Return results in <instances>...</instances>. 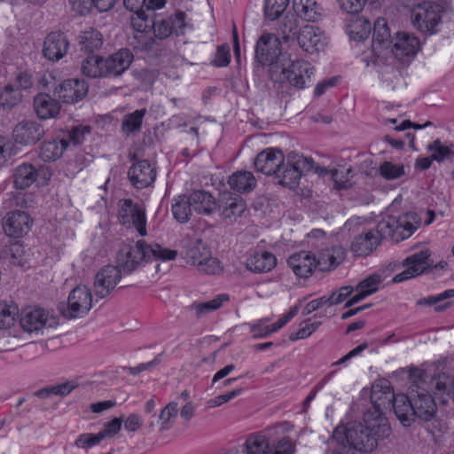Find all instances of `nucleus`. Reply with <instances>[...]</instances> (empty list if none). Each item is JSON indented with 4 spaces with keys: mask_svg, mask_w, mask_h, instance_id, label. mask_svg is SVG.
Returning <instances> with one entry per match:
<instances>
[{
    "mask_svg": "<svg viewBox=\"0 0 454 454\" xmlns=\"http://www.w3.org/2000/svg\"><path fill=\"white\" fill-rule=\"evenodd\" d=\"M390 434L391 427L385 416L366 411L363 422L338 426L333 430L325 454H349L351 449L369 453Z\"/></svg>",
    "mask_w": 454,
    "mask_h": 454,
    "instance_id": "obj_1",
    "label": "nucleus"
},
{
    "mask_svg": "<svg viewBox=\"0 0 454 454\" xmlns=\"http://www.w3.org/2000/svg\"><path fill=\"white\" fill-rule=\"evenodd\" d=\"M293 272L300 278H308L317 270V255L310 251L294 253L287 260Z\"/></svg>",
    "mask_w": 454,
    "mask_h": 454,
    "instance_id": "obj_24",
    "label": "nucleus"
},
{
    "mask_svg": "<svg viewBox=\"0 0 454 454\" xmlns=\"http://www.w3.org/2000/svg\"><path fill=\"white\" fill-rule=\"evenodd\" d=\"M43 136V127L32 120L20 121L12 130L14 141L25 146L35 145Z\"/></svg>",
    "mask_w": 454,
    "mask_h": 454,
    "instance_id": "obj_17",
    "label": "nucleus"
},
{
    "mask_svg": "<svg viewBox=\"0 0 454 454\" xmlns=\"http://www.w3.org/2000/svg\"><path fill=\"white\" fill-rule=\"evenodd\" d=\"M23 95L14 83L6 84L0 91V106L4 108H12L22 100Z\"/></svg>",
    "mask_w": 454,
    "mask_h": 454,
    "instance_id": "obj_47",
    "label": "nucleus"
},
{
    "mask_svg": "<svg viewBox=\"0 0 454 454\" xmlns=\"http://www.w3.org/2000/svg\"><path fill=\"white\" fill-rule=\"evenodd\" d=\"M242 392H243L242 388H236L228 393L217 395L208 401V405H209V407L220 406V405L231 401V399L239 396V395H241Z\"/></svg>",
    "mask_w": 454,
    "mask_h": 454,
    "instance_id": "obj_62",
    "label": "nucleus"
},
{
    "mask_svg": "<svg viewBox=\"0 0 454 454\" xmlns=\"http://www.w3.org/2000/svg\"><path fill=\"white\" fill-rule=\"evenodd\" d=\"M92 307V294L85 286H78L69 294L67 300V313L69 317H82L85 316Z\"/></svg>",
    "mask_w": 454,
    "mask_h": 454,
    "instance_id": "obj_14",
    "label": "nucleus"
},
{
    "mask_svg": "<svg viewBox=\"0 0 454 454\" xmlns=\"http://www.w3.org/2000/svg\"><path fill=\"white\" fill-rule=\"evenodd\" d=\"M276 264L277 259L270 252L255 253L247 260V269L254 273L269 272Z\"/></svg>",
    "mask_w": 454,
    "mask_h": 454,
    "instance_id": "obj_36",
    "label": "nucleus"
},
{
    "mask_svg": "<svg viewBox=\"0 0 454 454\" xmlns=\"http://www.w3.org/2000/svg\"><path fill=\"white\" fill-rule=\"evenodd\" d=\"M103 58L99 56L92 55L88 57L82 61V72L84 75L96 78L99 76H106L105 73V67L103 65Z\"/></svg>",
    "mask_w": 454,
    "mask_h": 454,
    "instance_id": "obj_46",
    "label": "nucleus"
},
{
    "mask_svg": "<svg viewBox=\"0 0 454 454\" xmlns=\"http://www.w3.org/2000/svg\"><path fill=\"white\" fill-rule=\"evenodd\" d=\"M146 109L136 110L124 116L121 122V131L126 136H131L141 130L143 119L146 114Z\"/></svg>",
    "mask_w": 454,
    "mask_h": 454,
    "instance_id": "obj_42",
    "label": "nucleus"
},
{
    "mask_svg": "<svg viewBox=\"0 0 454 454\" xmlns=\"http://www.w3.org/2000/svg\"><path fill=\"white\" fill-rule=\"evenodd\" d=\"M88 92V85L83 80L68 79L54 89V95L66 104H74L82 100Z\"/></svg>",
    "mask_w": 454,
    "mask_h": 454,
    "instance_id": "obj_18",
    "label": "nucleus"
},
{
    "mask_svg": "<svg viewBox=\"0 0 454 454\" xmlns=\"http://www.w3.org/2000/svg\"><path fill=\"white\" fill-rule=\"evenodd\" d=\"M380 282L381 278L378 274L371 275L363 281H361L356 288V294L346 302L345 307H351L354 304L364 300L365 297L377 292Z\"/></svg>",
    "mask_w": 454,
    "mask_h": 454,
    "instance_id": "obj_32",
    "label": "nucleus"
},
{
    "mask_svg": "<svg viewBox=\"0 0 454 454\" xmlns=\"http://www.w3.org/2000/svg\"><path fill=\"white\" fill-rule=\"evenodd\" d=\"M411 18L416 29L424 34L433 35L436 33L442 20L441 8L435 3L423 2L412 8Z\"/></svg>",
    "mask_w": 454,
    "mask_h": 454,
    "instance_id": "obj_8",
    "label": "nucleus"
},
{
    "mask_svg": "<svg viewBox=\"0 0 454 454\" xmlns=\"http://www.w3.org/2000/svg\"><path fill=\"white\" fill-rule=\"evenodd\" d=\"M284 54L279 38L273 33H263L256 42L255 58L262 65H268L270 68Z\"/></svg>",
    "mask_w": 454,
    "mask_h": 454,
    "instance_id": "obj_12",
    "label": "nucleus"
},
{
    "mask_svg": "<svg viewBox=\"0 0 454 454\" xmlns=\"http://www.w3.org/2000/svg\"><path fill=\"white\" fill-rule=\"evenodd\" d=\"M381 223H388L387 229L388 234L387 235V239H390L395 242L402 241L411 237L419 225L417 215L414 214H406L399 218L387 216L381 219Z\"/></svg>",
    "mask_w": 454,
    "mask_h": 454,
    "instance_id": "obj_13",
    "label": "nucleus"
},
{
    "mask_svg": "<svg viewBox=\"0 0 454 454\" xmlns=\"http://www.w3.org/2000/svg\"><path fill=\"white\" fill-rule=\"evenodd\" d=\"M314 160L296 153H290L274 175L278 183L290 189L295 188L304 171L313 168Z\"/></svg>",
    "mask_w": 454,
    "mask_h": 454,
    "instance_id": "obj_6",
    "label": "nucleus"
},
{
    "mask_svg": "<svg viewBox=\"0 0 454 454\" xmlns=\"http://www.w3.org/2000/svg\"><path fill=\"white\" fill-rule=\"evenodd\" d=\"M269 322V317H263L247 324L249 326L250 333L253 334L254 339L267 338L273 333Z\"/></svg>",
    "mask_w": 454,
    "mask_h": 454,
    "instance_id": "obj_52",
    "label": "nucleus"
},
{
    "mask_svg": "<svg viewBox=\"0 0 454 454\" xmlns=\"http://www.w3.org/2000/svg\"><path fill=\"white\" fill-rule=\"evenodd\" d=\"M18 311L17 306L0 301V328H8L12 325Z\"/></svg>",
    "mask_w": 454,
    "mask_h": 454,
    "instance_id": "obj_54",
    "label": "nucleus"
},
{
    "mask_svg": "<svg viewBox=\"0 0 454 454\" xmlns=\"http://www.w3.org/2000/svg\"><path fill=\"white\" fill-rule=\"evenodd\" d=\"M277 32L284 43L297 42L309 54L323 51L327 44V37L319 27L310 24L299 27L298 20L294 15L286 16L278 24Z\"/></svg>",
    "mask_w": 454,
    "mask_h": 454,
    "instance_id": "obj_3",
    "label": "nucleus"
},
{
    "mask_svg": "<svg viewBox=\"0 0 454 454\" xmlns=\"http://www.w3.org/2000/svg\"><path fill=\"white\" fill-rule=\"evenodd\" d=\"M290 0H265L264 14L266 18L274 20L286 10Z\"/></svg>",
    "mask_w": 454,
    "mask_h": 454,
    "instance_id": "obj_55",
    "label": "nucleus"
},
{
    "mask_svg": "<svg viewBox=\"0 0 454 454\" xmlns=\"http://www.w3.org/2000/svg\"><path fill=\"white\" fill-rule=\"evenodd\" d=\"M118 220L122 226L128 229L134 228L141 237L147 235L145 209L131 200L120 201Z\"/></svg>",
    "mask_w": 454,
    "mask_h": 454,
    "instance_id": "obj_10",
    "label": "nucleus"
},
{
    "mask_svg": "<svg viewBox=\"0 0 454 454\" xmlns=\"http://www.w3.org/2000/svg\"><path fill=\"white\" fill-rule=\"evenodd\" d=\"M338 4L343 12L355 14L364 9L366 0H338Z\"/></svg>",
    "mask_w": 454,
    "mask_h": 454,
    "instance_id": "obj_61",
    "label": "nucleus"
},
{
    "mask_svg": "<svg viewBox=\"0 0 454 454\" xmlns=\"http://www.w3.org/2000/svg\"><path fill=\"white\" fill-rule=\"evenodd\" d=\"M133 61V54L128 49H121L104 59L103 65L106 76H118L124 73Z\"/></svg>",
    "mask_w": 454,
    "mask_h": 454,
    "instance_id": "obj_27",
    "label": "nucleus"
},
{
    "mask_svg": "<svg viewBox=\"0 0 454 454\" xmlns=\"http://www.w3.org/2000/svg\"><path fill=\"white\" fill-rule=\"evenodd\" d=\"M371 24L364 18H356L348 26L349 37L355 41L366 39L371 33Z\"/></svg>",
    "mask_w": 454,
    "mask_h": 454,
    "instance_id": "obj_48",
    "label": "nucleus"
},
{
    "mask_svg": "<svg viewBox=\"0 0 454 454\" xmlns=\"http://www.w3.org/2000/svg\"><path fill=\"white\" fill-rule=\"evenodd\" d=\"M187 27L185 14L182 12H176L173 16L159 18L153 20V29L156 38H168L172 33L176 35H183Z\"/></svg>",
    "mask_w": 454,
    "mask_h": 454,
    "instance_id": "obj_15",
    "label": "nucleus"
},
{
    "mask_svg": "<svg viewBox=\"0 0 454 454\" xmlns=\"http://www.w3.org/2000/svg\"><path fill=\"white\" fill-rule=\"evenodd\" d=\"M427 149L433 152L431 157L434 160L441 162L450 155V149L443 145L440 140H435L427 146Z\"/></svg>",
    "mask_w": 454,
    "mask_h": 454,
    "instance_id": "obj_60",
    "label": "nucleus"
},
{
    "mask_svg": "<svg viewBox=\"0 0 454 454\" xmlns=\"http://www.w3.org/2000/svg\"><path fill=\"white\" fill-rule=\"evenodd\" d=\"M131 17V27L134 30L133 39L137 42V45H133L139 49H148L151 47L153 39L150 35L153 20L145 17L140 11H135Z\"/></svg>",
    "mask_w": 454,
    "mask_h": 454,
    "instance_id": "obj_21",
    "label": "nucleus"
},
{
    "mask_svg": "<svg viewBox=\"0 0 454 454\" xmlns=\"http://www.w3.org/2000/svg\"><path fill=\"white\" fill-rule=\"evenodd\" d=\"M390 31L384 18L376 20L373 27L372 49L380 53L382 49H388L393 45Z\"/></svg>",
    "mask_w": 454,
    "mask_h": 454,
    "instance_id": "obj_34",
    "label": "nucleus"
},
{
    "mask_svg": "<svg viewBox=\"0 0 454 454\" xmlns=\"http://www.w3.org/2000/svg\"><path fill=\"white\" fill-rule=\"evenodd\" d=\"M221 215L224 218L232 219L240 216L245 209L246 203L239 196L229 197L223 202Z\"/></svg>",
    "mask_w": 454,
    "mask_h": 454,
    "instance_id": "obj_45",
    "label": "nucleus"
},
{
    "mask_svg": "<svg viewBox=\"0 0 454 454\" xmlns=\"http://www.w3.org/2000/svg\"><path fill=\"white\" fill-rule=\"evenodd\" d=\"M31 223L32 220L27 213L16 210L4 216L3 228L7 236L20 238L29 231Z\"/></svg>",
    "mask_w": 454,
    "mask_h": 454,
    "instance_id": "obj_19",
    "label": "nucleus"
},
{
    "mask_svg": "<svg viewBox=\"0 0 454 454\" xmlns=\"http://www.w3.org/2000/svg\"><path fill=\"white\" fill-rule=\"evenodd\" d=\"M431 253L428 249H423L406 257L403 262L404 270L396 274L393 281L400 283L407 279L416 278L425 273L433 265Z\"/></svg>",
    "mask_w": 454,
    "mask_h": 454,
    "instance_id": "obj_11",
    "label": "nucleus"
},
{
    "mask_svg": "<svg viewBox=\"0 0 454 454\" xmlns=\"http://www.w3.org/2000/svg\"><path fill=\"white\" fill-rule=\"evenodd\" d=\"M430 390L434 389V394L443 397L447 395L454 400V375L449 376L442 373L430 380Z\"/></svg>",
    "mask_w": 454,
    "mask_h": 454,
    "instance_id": "obj_41",
    "label": "nucleus"
},
{
    "mask_svg": "<svg viewBox=\"0 0 454 454\" xmlns=\"http://www.w3.org/2000/svg\"><path fill=\"white\" fill-rule=\"evenodd\" d=\"M315 68L302 59H292L284 54L278 63L269 69L270 78L274 82L287 83L291 87L302 90L312 82Z\"/></svg>",
    "mask_w": 454,
    "mask_h": 454,
    "instance_id": "obj_4",
    "label": "nucleus"
},
{
    "mask_svg": "<svg viewBox=\"0 0 454 454\" xmlns=\"http://www.w3.org/2000/svg\"><path fill=\"white\" fill-rule=\"evenodd\" d=\"M176 251L159 244L137 240L134 246H124L118 255V263L123 270L131 272L143 262L153 260L170 261L176 257Z\"/></svg>",
    "mask_w": 454,
    "mask_h": 454,
    "instance_id": "obj_5",
    "label": "nucleus"
},
{
    "mask_svg": "<svg viewBox=\"0 0 454 454\" xmlns=\"http://www.w3.org/2000/svg\"><path fill=\"white\" fill-rule=\"evenodd\" d=\"M121 275L118 267L107 265L96 275L94 290L96 295L102 299L106 297L121 280Z\"/></svg>",
    "mask_w": 454,
    "mask_h": 454,
    "instance_id": "obj_20",
    "label": "nucleus"
},
{
    "mask_svg": "<svg viewBox=\"0 0 454 454\" xmlns=\"http://www.w3.org/2000/svg\"><path fill=\"white\" fill-rule=\"evenodd\" d=\"M345 250L340 246L323 249L317 256V269L320 271L329 270L338 265L344 258Z\"/></svg>",
    "mask_w": 454,
    "mask_h": 454,
    "instance_id": "obj_31",
    "label": "nucleus"
},
{
    "mask_svg": "<svg viewBox=\"0 0 454 454\" xmlns=\"http://www.w3.org/2000/svg\"><path fill=\"white\" fill-rule=\"evenodd\" d=\"M391 408L394 409L397 419L404 427L411 426L414 421L412 401L406 395H396Z\"/></svg>",
    "mask_w": 454,
    "mask_h": 454,
    "instance_id": "obj_33",
    "label": "nucleus"
},
{
    "mask_svg": "<svg viewBox=\"0 0 454 454\" xmlns=\"http://www.w3.org/2000/svg\"><path fill=\"white\" fill-rule=\"evenodd\" d=\"M192 209L198 214L210 215L215 208V201L213 196L205 191L198 190L190 195Z\"/></svg>",
    "mask_w": 454,
    "mask_h": 454,
    "instance_id": "obj_39",
    "label": "nucleus"
},
{
    "mask_svg": "<svg viewBox=\"0 0 454 454\" xmlns=\"http://www.w3.org/2000/svg\"><path fill=\"white\" fill-rule=\"evenodd\" d=\"M380 176L386 180H394L405 174L403 164H395L390 161H384L379 168Z\"/></svg>",
    "mask_w": 454,
    "mask_h": 454,
    "instance_id": "obj_53",
    "label": "nucleus"
},
{
    "mask_svg": "<svg viewBox=\"0 0 454 454\" xmlns=\"http://www.w3.org/2000/svg\"><path fill=\"white\" fill-rule=\"evenodd\" d=\"M387 223H378L373 229L363 230L360 233L354 236L350 250L356 256H367L372 254L380 244L382 239H387L388 231Z\"/></svg>",
    "mask_w": 454,
    "mask_h": 454,
    "instance_id": "obj_9",
    "label": "nucleus"
},
{
    "mask_svg": "<svg viewBox=\"0 0 454 454\" xmlns=\"http://www.w3.org/2000/svg\"><path fill=\"white\" fill-rule=\"evenodd\" d=\"M395 395L391 387L387 384L373 385L371 394L372 410H369L368 411H372L373 416L378 414L384 416L385 411L392 407Z\"/></svg>",
    "mask_w": 454,
    "mask_h": 454,
    "instance_id": "obj_25",
    "label": "nucleus"
},
{
    "mask_svg": "<svg viewBox=\"0 0 454 454\" xmlns=\"http://www.w3.org/2000/svg\"><path fill=\"white\" fill-rule=\"evenodd\" d=\"M197 270L208 275H216L222 272L223 266L219 260L212 257L210 253L208 258L203 262H200V266Z\"/></svg>",
    "mask_w": 454,
    "mask_h": 454,
    "instance_id": "obj_57",
    "label": "nucleus"
},
{
    "mask_svg": "<svg viewBox=\"0 0 454 454\" xmlns=\"http://www.w3.org/2000/svg\"><path fill=\"white\" fill-rule=\"evenodd\" d=\"M256 179L253 173L247 170L234 172L228 179V184L231 189L240 192L248 193L256 186Z\"/></svg>",
    "mask_w": 454,
    "mask_h": 454,
    "instance_id": "obj_37",
    "label": "nucleus"
},
{
    "mask_svg": "<svg viewBox=\"0 0 454 454\" xmlns=\"http://www.w3.org/2000/svg\"><path fill=\"white\" fill-rule=\"evenodd\" d=\"M48 312L40 308H34L22 313L20 325L27 333H38L48 325Z\"/></svg>",
    "mask_w": 454,
    "mask_h": 454,
    "instance_id": "obj_28",
    "label": "nucleus"
},
{
    "mask_svg": "<svg viewBox=\"0 0 454 454\" xmlns=\"http://www.w3.org/2000/svg\"><path fill=\"white\" fill-rule=\"evenodd\" d=\"M104 439V435L100 433L97 434H82L75 441V446L82 449H89L98 445Z\"/></svg>",
    "mask_w": 454,
    "mask_h": 454,
    "instance_id": "obj_58",
    "label": "nucleus"
},
{
    "mask_svg": "<svg viewBox=\"0 0 454 454\" xmlns=\"http://www.w3.org/2000/svg\"><path fill=\"white\" fill-rule=\"evenodd\" d=\"M210 250L200 242L191 247L186 252V262L191 265H194L197 269L200 262H203L208 258Z\"/></svg>",
    "mask_w": 454,
    "mask_h": 454,
    "instance_id": "obj_49",
    "label": "nucleus"
},
{
    "mask_svg": "<svg viewBox=\"0 0 454 454\" xmlns=\"http://www.w3.org/2000/svg\"><path fill=\"white\" fill-rule=\"evenodd\" d=\"M292 7L296 17L306 21L315 22L320 17V8L316 0H292Z\"/></svg>",
    "mask_w": 454,
    "mask_h": 454,
    "instance_id": "obj_38",
    "label": "nucleus"
},
{
    "mask_svg": "<svg viewBox=\"0 0 454 454\" xmlns=\"http://www.w3.org/2000/svg\"><path fill=\"white\" fill-rule=\"evenodd\" d=\"M13 144L5 137H0V165H4L12 157Z\"/></svg>",
    "mask_w": 454,
    "mask_h": 454,
    "instance_id": "obj_64",
    "label": "nucleus"
},
{
    "mask_svg": "<svg viewBox=\"0 0 454 454\" xmlns=\"http://www.w3.org/2000/svg\"><path fill=\"white\" fill-rule=\"evenodd\" d=\"M294 429L288 421L276 423L264 430L249 434L241 452L245 454H294L295 444L286 435Z\"/></svg>",
    "mask_w": 454,
    "mask_h": 454,
    "instance_id": "obj_2",
    "label": "nucleus"
},
{
    "mask_svg": "<svg viewBox=\"0 0 454 454\" xmlns=\"http://www.w3.org/2000/svg\"><path fill=\"white\" fill-rule=\"evenodd\" d=\"M37 177V170L28 163H23L18 166L13 175V184L16 189H26L29 187Z\"/></svg>",
    "mask_w": 454,
    "mask_h": 454,
    "instance_id": "obj_40",
    "label": "nucleus"
},
{
    "mask_svg": "<svg viewBox=\"0 0 454 454\" xmlns=\"http://www.w3.org/2000/svg\"><path fill=\"white\" fill-rule=\"evenodd\" d=\"M410 377L417 383L418 395L412 400L414 417H418L422 420H430L436 413V404L433 397L425 393L424 385L427 384L428 378L427 372L420 368H413L410 372Z\"/></svg>",
    "mask_w": 454,
    "mask_h": 454,
    "instance_id": "obj_7",
    "label": "nucleus"
},
{
    "mask_svg": "<svg viewBox=\"0 0 454 454\" xmlns=\"http://www.w3.org/2000/svg\"><path fill=\"white\" fill-rule=\"evenodd\" d=\"M331 175L334 186L338 190L347 189L351 185L352 169L351 168H340L328 171Z\"/></svg>",
    "mask_w": 454,
    "mask_h": 454,
    "instance_id": "obj_51",
    "label": "nucleus"
},
{
    "mask_svg": "<svg viewBox=\"0 0 454 454\" xmlns=\"http://www.w3.org/2000/svg\"><path fill=\"white\" fill-rule=\"evenodd\" d=\"M69 48V43L62 33L51 32L44 40L43 55L51 61H58L62 59Z\"/></svg>",
    "mask_w": 454,
    "mask_h": 454,
    "instance_id": "obj_26",
    "label": "nucleus"
},
{
    "mask_svg": "<svg viewBox=\"0 0 454 454\" xmlns=\"http://www.w3.org/2000/svg\"><path fill=\"white\" fill-rule=\"evenodd\" d=\"M68 146L66 138H55L44 141L40 146V158L45 162L59 159Z\"/></svg>",
    "mask_w": 454,
    "mask_h": 454,
    "instance_id": "obj_35",
    "label": "nucleus"
},
{
    "mask_svg": "<svg viewBox=\"0 0 454 454\" xmlns=\"http://www.w3.org/2000/svg\"><path fill=\"white\" fill-rule=\"evenodd\" d=\"M230 296L227 294H219L207 301H193L187 307V310L197 319H201L210 313L219 309L229 302Z\"/></svg>",
    "mask_w": 454,
    "mask_h": 454,
    "instance_id": "obj_29",
    "label": "nucleus"
},
{
    "mask_svg": "<svg viewBox=\"0 0 454 454\" xmlns=\"http://www.w3.org/2000/svg\"><path fill=\"white\" fill-rule=\"evenodd\" d=\"M192 207L189 196L180 195L174 199L172 214L174 218L181 223H187L192 216Z\"/></svg>",
    "mask_w": 454,
    "mask_h": 454,
    "instance_id": "obj_44",
    "label": "nucleus"
},
{
    "mask_svg": "<svg viewBox=\"0 0 454 454\" xmlns=\"http://www.w3.org/2000/svg\"><path fill=\"white\" fill-rule=\"evenodd\" d=\"M78 43L82 50L92 52L101 48L103 35L96 28L90 27L80 34Z\"/></svg>",
    "mask_w": 454,
    "mask_h": 454,
    "instance_id": "obj_43",
    "label": "nucleus"
},
{
    "mask_svg": "<svg viewBox=\"0 0 454 454\" xmlns=\"http://www.w3.org/2000/svg\"><path fill=\"white\" fill-rule=\"evenodd\" d=\"M420 42L417 36L408 32L397 33L393 43L392 52L401 62H409L419 51Z\"/></svg>",
    "mask_w": 454,
    "mask_h": 454,
    "instance_id": "obj_16",
    "label": "nucleus"
},
{
    "mask_svg": "<svg viewBox=\"0 0 454 454\" xmlns=\"http://www.w3.org/2000/svg\"><path fill=\"white\" fill-rule=\"evenodd\" d=\"M319 325V322L307 324L303 327L300 328L295 333L291 334L289 337L290 340L295 341L297 340L308 338L317 329Z\"/></svg>",
    "mask_w": 454,
    "mask_h": 454,
    "instance_id": "obj_63",
    "label": "nucleus"
},
{
    "mask_svg": "<svg viewBox=\"0 0 454 454\" xmlns=\"http://www.w3.org/2000/svg\"><path fill=\"white\" fill-rule=\"evenodd\" d=\"M34 109L40 119L46 120L59 114L60 104L49 94L39 93L34 98Z\"/></svg>",
    "mask_w": 454,
    "mask_h": 454,
    "instance_id": "obj_30",
    "label": "nucleus"
},
{
    "mask_svg": "<svg viewBox=\"0 0 454 454\" xmlns=\"http://www.w3.org/2000/svg\"><path fill=\"white\" fill-rule=\"evenodd\" d=\"M128 176L133 186L137 189H144L155 181L156 169L148 160H142L130 167Z\"/></svg>",
    "mask_w": 454,
    "mask_h": 454,
    "instance_id": "obj_23",
    "label": "nucleus"
},
{
    "mask_svg": "<svg viewBox=\"0 0 454 454\" xmlns=\"http://www.w3.org/2000/svg\"><path fill=\"white\" fill-rule=\"evenodd\" d=\"M90 133V127L88 125H78L71 129L68 132V145L73 144L74 145H77L82 144L85 137Z\"/></svg>",
    "mask_w": 454,
    "mask_h": 454,
    "instance_id": "obj_56",
    "label": "nucleus"
},
{
    "mask_svg": "<svg viewBox=\"0 0 454 454\" xmlns=\"http://www.w3.org/2000/svg\"><path fill=\"white\" fill-rule=\"evenodd\" d=\"M12 83H14V86L20 90V92L22 93L23 90L31 89L33 87L34 82L30 73L27 71L20 70L17 72Z\"/></svg>",
    "mask_w": 454,
    "mask_h": 454,
    "instance_id": "obj_59",
    "label": "nucleus"
},
{
    "mask_svg": "<svg viewBox=\"0 0 454 454\" xmlns=\"http://www.w3.org/2000/svg\"><path fill=\"white\" fill-rule=\"evenodd\" d=\"M285 158L280 150L266 148L257 154L254 165L257 171L264 175H275Z\"/></svg>",
    "mask_w": 454,
    "mask_h": 454,
    "instance_id": "obj_22",
    "label": "nucleus"
},
{
    "mask_svg": "<svg viewBox=\"0 0 454 454\" xmlns=\"http://www.w3.org/2000/svg\"><path fill=\"white\" fill-rule=\"evenodd\" d=\"M178 413V403L170 402L168 403L159 414L160 432H164L171 428V419L176 418Z\"/></svg>",
    "mask_w": 454,
    "mask_h": 454,
    "instance_id": "obj_50",
    "label": "nucleus"
}]
</instances>
